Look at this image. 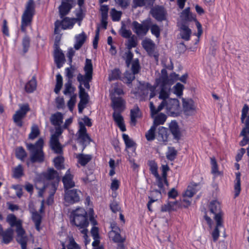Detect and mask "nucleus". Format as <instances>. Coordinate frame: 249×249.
I'll return each mask as SVG.
<instances>
[{
	"mask_svg": "<svg viewBox=\"0 0 249 249\" xmlns=\"http://www.w3.org/2000/svg\"><path fill=\"white\" fill-rule=\"evenodd\" d=\"M43 143V140L40 138L34 144H27V148L30 153V160L32 162H41L44 160L42 151Z\"/></svg>",
	"mask_w": 249,
	"mask_h": 249,
	"instance_id": "20e7f679",
	"label": "nucleus"
},
{
	"mask_svg": "<svg viewBox=\"0 0 249 249\" xmlns=\"http://www.w3.org/2000/svg\"><path fill=\"white\" fill-rule=\"evenodd\" d=\"M198 190V186L196 184H192L189 185L182 194V197H187L192 198V196L197 192Z\"/></svg>",
	"mask_w": 249,
	"mask_h": 249,
	"instance_id": "a878e982",
	"label": "nucleus"
},
{
	"mask_svg": "<svg viewBox=\"0 0 249 249\" xmlns=\"http://www.w3.org/2000/svg\"><path fill=\"white\" fill-rule=\"evenodd\" d=\"M119 231L120 229L118 227H112V230L108 233L109 238L115 242H124V239L121 237Z\"/></svg>",
	"mask_w": 249,
	"mask_h": 249,
	"instance_id": "b1692460",
	"label": "nucleus"
},
{
	"mask_svg": "<svg viewBox=\"0 0 249 249\" xmlns=\"http://www.w3.org/2000/svg\"><path fill=\"white\" fill-rule=\"evenodd\" d=\"M135 74L133 72L131 73L128 71H126L124 74V79L126 83H130L135 78Z\"/></svg>",
	"mask_w": 249,
	"mask_h": 249,
	"instance_id": "e2e57ef3",
	"label": "nucleus"
},
{
	"mask_svg": "<svg viewBox=\"0 0 249 249\" xmlns=\"http://www.w3.org/2000/svg\"><path fill=\"white\" fill-rule=\"evenodd\" d=\"M30 38L28 36H25L22 40V46L23 47V52L26 53L30 47Z\"/></svg>",
	"mask_w": 249,
	"mask_h": 249,
	"instance_id": "680f3d73",
	"label": "nucleus"
},
{
	"mask_svg": "<svg viewBox=\"0 0 249 249\" xmlns=\"http://www.w3.org/2000/svg\"><path fill=\"white\" fill-rule=\"evenodd\" d=\"M17 157L20 160L23 159L26 157V153L22 147H18L16 150Z\"/></svg>",
	"mask_w": 249,
	"mask_h": 249,
	"instance_id": "4d7b16f0",
	"label": "nucleus"
},
{
	"mask_svg": "<svg viewBox=\"0 0 249 249\" xmlns=\"http://www.w3.org/2000/svg\"><path fill=\"white\" fill-rule=\"evenodd\" d=\"M156 127L152 125L150 129L147 131L145 134V137L147 141H151L154 140L155 138V131Z\"/></svg>",
	"mask_w": 249,
	"mask_h": 249,
	"instance_id": "37998d69",
	"label": "nucleus"
},
{
	"mask_svg": "<svg viewBox=\"0 0 249 249\" xmlns=\"http://www.w3.org/2000/svg\"><path fill=\"white\" fill-rule=\"evenodd\" d=\"M78 162L82 165H86L91 159L92 157L90 155H84L80 154L76 156Z\"/></svg>",
	"mask_w": 249,
	"mask_h": 249,
	"instance_id": "c9c22d12",
	"label": "nucleus"
},
{
	"mask_svg": "<svg viewBox=\"0 0 249 249\" xmlns=\"http://www.w3.org/2000/svg\"><path fill=\"white\" fill-rule=\"evenodd\" d=\"M150 30L153 35L156 37H159L160 35V29L159 26L156 24H153L151 26Z\"/></svg>",
	"mask_w": 249,
	"mask_h": 249,
	"instance_id": "0e129e2a",
	"label": "nucleus"
},
{
	"mask_svg": "<svg viewBox=\"0 0 249 249\" xmlns=\"http://www.w3.org/2000/svg\"><path fill=\"white\" fill-rule=\"evenodd\" d=\"M87 36L84 32L75 36L76 43L74 45V48L76 50L79 49L84 43Z\"/></svg>",
	"mask_w": 249,
	"mask_h": 249,
	"instance_id": "473e14b6",
	"label": "nucleus"
},
{
	"mask_svg": "<svg viewBox=\"0 0 249 249\" xmlns=\"http://www.w3.org/2000/svg\"><path fill=\"white\" fill-rule=\"evenodd\" d=\"M72 178L73 176L70 173V170L69 169L62 178V181L66 190L74 186L75 183L72 180Z\"/></svg>",
	"mask_w": 249,
	"mask_h": 249,
	"instance_id": "aec40b11",
	"label": "nucleus"
},
{
	"mask_svg": "<svg viewBox=\"0 0 249 249\" xmlns=\"http://www.w3.org/2000/svg\"><path fill=\"white\" fill-rule=\"evenodd\" d=\"M211 163L212 165V173L214 175L219 174L218 165L216 160L214 157L211 158Z\"/></svg>",
	"mask_w": 249,
	"mask_h": 249,
	"instance_id": "6e6d98bb",
	"label": "nucleus"
},
{
	"mask_svg": "<svg viewBox=\"0 0 249 249\" xmlns=\"http://www.w3.org/2000/svg\"><path fill=\"white\" fill-rule=\"evenodd\" d=\"M102 18H107L108 7L106 5H101L100 7Z\"/></svg>",
	"mask_w": 249,
	"mask_h": 249,
	"instance_id": "338daca9",
	"label": "nucleus"
},
{
	"mask_svg": "<svg viewBox=\"0 0 249 249\" xmlns=\"http://www.w3.org/2000/svg\"><path fill=\"white\" fill-rule=\"evenodd\" d=\"M156 180L155 184L158 186L159 188L162 191V193L165 192V189L164 188V185L165 184L166 186H168V183L167 180V177H161L159 175L156 177Z\"/></svg>",
	"mask_w": 249,
	"mask_h": 249,
	"instance_id": "cd10ccee",
	"label": "nucleus"
},
{
	"mask_svg": "<svg viewBox=\"0 0 249 249\" xmlns=\"http://www.w3.org/2000/svg\"><path fill=\"white\" fill-rule=\"evenodd\" d=\"M132 26L133 32L139 36H145L149 29V24L147 20H144L142 23L134 21Z\"/></svg>",
	"mask_w": 249,
	"mask_h": 249,
	"instance_id": "6e6552de",
	"label": "nucleus"
},
{
	"mask_svg": "<svg viewBox=\"0 0 249 249\" xmlns=\"http://www.w3.org/2000/svg\"><path fill=\"white\" fill-rule=\"evenodd\" d=\"M13 231L11 229H9L2 234L3 241L4 243H9L12 239Z\"/></svg>",
	"mask_w": 249,
	"mask_h": 249,
	"instance_id": "58836bf2",
	"label": "nucleus"
},
{
	"mask_svg": "<svg viewBox=\"0 0 249 249\" xmlns=\"http://www.w3.org/2000/svg\"><path fill=\"white\" fill-rule=\"evenodd\" d=\"M210 211L214 214V219L216 220L217 216L219 217V220H222V213L221 211L220 204L219 202L216 200L212 201L209 205Z\"/></svg>",
	"mask_w": 249,
	"mask_h": 249,
	"instance_id": "dca6fc26",
	"label": "nucleus"
},
{
	"mask_svg": "<svg viewBox=\"0 0 249 249\" xmlns=\"http://www.w3.org/2000/svg\"><path fill=\"white\" fill-rule=\"evenodd\" d=\"M140 66L139 60L136 59L132 61L131 70L134 74H137L139 72Z\"/></svg>",
	"mask_w": 249,
	"mask_h": 249,
	"instance_id": "5fc2aeb1",
	"label": "nucleus"
},
{
	"mask_svg": "<svg viewBox=\"0 0 249 249\" xmlns=\"http://www.w3.org/2000/svg\"><path fill=\"white\" fill-rule=\"evenodd\" d=\"M36 88V82L35 77L32 78L25 85V89L27 92H33Z\"/></svg>",
	"mask_w": 249,
	"mask_h": 249,
	"instance_id": "f704fd0d",
	"label": "nucleus"
},
{
	"mask_svg": "<svg viewBox=\"0 0 249 249\" xmlns=\"http://www.w3.org/2000/svg\"><path fill=\"white\" fill-rule=\"evenodd\" d=\"M177 154V151L174 147H169L168 151L166 153V157L168 160H173L175 159Z\"/></svg>",
	"mask_w": 249,
	"mask_h": 249,
	"instance_id": "3c124183",
	"label": "nucleus"
},
{
	"mask_svg": "<svg viewBox=\"0 0 249 249\" xmlns=\"http://www.w3.org/2000/svg\"><path fill=\"white\" fill-rule=\"evenodd\" d=\"M219 217L217 216L216 218V226L212 232V236L214 241L217 240L219 236V230L220 229H223V221L219 220Z\"/></svg>",
	"mask_w": 249,
	"mask_h": 249,
	"instance_id": "393cba45",
	"label": "nucleus"
},
{
	"mask_svg": "<svg viewBox=\"0 0 249 249\" xmlns=\"http://www.w3.org/2000/svg\"><path fill=\"white\" fill-rule=\"evenodd\" d=\"M249 110V107L248 106L247 104L244 105L242 110V115L241 117V120L242 123H244V120L247 117Z\"/></svg>",
	"mask_w": 249,
	"mask_h": 249,
	"instance_id": "69168bd1",
	"label": "nucleus"
},
{
	"mask_svg": "<svg viewBox=\"0 0 249 249\" xmlns=\"http://www.w3.org/2000/svg\"><path fill=\"white\" fill-rule=\"evenodd\" d=\"M39 133L40 132L38 126L34 124L31 128V132L29 135V138L31 140H34L39 135Z\"/></svg>",
	"mask_w": 249,
	"mask_h": 249,
	"instance_id": "c03bdc74",
	"label": "nucleus"
},
{
	"mask_svg": "<svg viewBox=\"0 0 249 249\" xmlns=\"http://www.w3.org/2000/svg\"><path fill=\"white\" fill-rule=\"evenodd\" d=\"M149 107L151 116L153 117V115L157 114L164 107L166 109L167 112L170 114H174L178 111L180 106L179 101L178 99L169 98L167 100L162 101L157 109L152 102L150 103Z\"/></svg>",
	"mask_w": 249,
	"mask_h": 249,
	"instance_id": "7ed1b4c3",
	"label": "nucleus"
},
{
	"mask_svg": "<svg viewBox=\"0 0 249 249\" xmlns=\"http://www.w3.org/2000/svg\"><path fill=\"white\" fill-rule=\"evenodd\" d=\"M121 72L118 69H114L111 71L109 74L108 79L109 81L117 80L120 77Z\"/></svg>",
	"mask_w": 249,
	"mask_h": 249,
	"instance_id": "603ef678",
	"label": "nucleus"
},
{
	"mask_svg": "<svg viewBox=\"0 0 249 249\" xmlns=\"http://www.w3.org/2000/svg\"><path fill=\"white\" fill-rule=\"evenodd\" d=\"M44 176L46 180L52 181L51 187L53 190V192L50 195V196L48 201V204H50L53 201L52 196H53L55 190H56L57 184L59 181V177L57 171L54 170L53 169H49L48 171L44 174Z\"/></svg>",
	"mask_w": 249,
	"mask_h": 249,
	"instance_id": "423d86ee",
	"label": "nucleus"
},
{
	"mask_svg": "<svg viewBox=\"0 0 249 249\" xmlns=\"http://www.w3.org/2000/svg\"><path fill=\"white\" fill-rule=\"evenodd\" d=\"M29 109L28 104L20 106L19 109L17 110L13 116L14 122L19 127L22 126V119L25 116Z\"/></svg>",
	"mask_w": 249,
	"mask_h": 249,
	"instance_id": "9d476101",
	"label": "nucleus"
},
{
	"mask_svg": "<svg viewBox=\"0 0 249 249\" xmlns=\"http://www.w3.org/2000/svg\"><path fill=\"white\" fill-rule=\"evenodd\" d=\"M120 34L123 37L128 38L131 37L132 35L131 31L129 30H127L125 28L124 25H123L120 30Z\"/></svg>",
	"mask_w": 249,
	"mask_h": 249,
	"instance_id": "864d4df0",
	"label": "nucleus"
},
{
	"mask_svg": "<svg viewBox=\"0 0 249 249\" xmlns=\"http://www.w3.org/2000/svg\"><path fill=\"white\" fill-rule=\"evenodd\" d=\"M63 85V78L60 74L56 75V83L54 88V92L58 94L61 89Z\"/></svg>",
	"mask_w": 249,
	"mask_h": 249,
	"instance_id": "79ce46f5",
	"label": "nucleus"
},
{
	"mask_svg": "<svg viewBox=\"0 0 249 249\" xmlns=\"http://www.w3.org/2000/svg\"><path fill=\"white\" fill-rule=\"evenodd\" d=\"M121 112L118 111H114L113 113V118L121 130L124 132L126 130L125 126L124 124V118L121 115Z\"/></svg>",
	"mask_w": 249,
	"mask_h": 249,
	"instance_id": "a211bd4d",
	"label": "nucleus"
},
{
	"mask_svg": "<svg viewBox=\"0 0 249 249\" xmlns=\"http://www.w3.org/2000/svg\"><path fill=\"white\" fill-rule=\"evenodd\" d=\"M192 34L191 30L185 24L181 23L180 27V35L183 39L188 41Z\"/></svg>",
	"mask_w": 249,
	"mask_h": 249,
	"instance_id": "4be33fe9",
	"label": "nucleus"
},
{
	"mask_svg": "<svg viewBox=\"0 0 249 249\" xmlns=\"http://www.w3.org/2000/svg\"><path fill=\"white\" fill-rule=\"evenodd\" d=\"M74 22L73 19H70L68 18H65L62 21V26L63 29L71 28L73 27Z\"/></svg>",
	"mask_w": 249,
	"mask_h": 249,
	"instance_id": "49530a36",
	"label": "nucleus"
},
{
	"mask_svg": "<svg viewBox=\"0 0 249 249\" xmlns=\"http://www.w3.org/2000/svg\"><path fill=\"white\" fill-rule=\"evenodd\" d=\"M63 130L60 126L56 128L55 133L52 135L50 139V146L52 150L56 154L62 153V147L59 142V137L62 134Z\"/></svg>",
	"mask_w": 249,
	"mask_h": 249,
	"instance_id": "0eeeda50",
	"label": "nucleus"
},
{
	"mask_svg": "<svg viewBox=\"0 0 249 249\" xmlns=\"http://www.w3.org/2000/svg\"><path fill=\"white\" fill-rule=\"evenodd\" d=\"M158 139L160 142H166L167 140V136L166 135V129L163 127L159 128V131L157 136Z\"/></svg>",
	"mask_w": 249,
	"mask_h": 249,
	"instance_id": "ea45409f",
	"label": "nucleus"
},
{
	"mask_svg": "<svg viewBox=\"0 0 249 249\" xmlns=\"http://www.w3.org/2000/svg\"><path fill=\"white\" fill-rule=\"evenodd\" d=\"M183 108L184 114L187 116H193L196 113V107L194 101L191 99H183Z\"/></svg>",
	"mask_w": 249,
	"mask_h": 249,
	"instance_id": "9b49d317",
	"label": "nucleus"
},
{
	"mask_svg": "<svg viewBox=\"0 0 249 249\" xmlns=\"http://www.w3.org/2000/svg\"><path fill=\"white\" fill-rule=\"evenodd\" d=\"M123 138L124 142L126 148H129L135 146L136 143L131 139L129 138V137L127 134H123Z\"/></svg>",
	"mask_w": 249,
	"mask_h": 249,
	"instance_id": "a19ab883",
	"label": "nucleus"
},
{
	"mask_svg": "<svg viewBox=\"0 0 249 249\" xmlns=\"http://www.w3.org/2000/svg\"><path fill=\"white\" fill-rule=\"evenodd\" d=\"M32 219L35 223L36 228L37 231H39V226L41 223V217L39 214L37 212H34L32 213Z\"/></svg>",
	"mask_w": 249,
	"mask_h": 249,
	"instance_id": "de8ad7c7",
	"label": "nucleus"
},
{
	"mask_svg": "<svg viewBox=\"0 0 249 249\" xmlns=\"http://www.w3.org/2000/svg\"><path fill=\"white\" fill-rule=\"evenodd\" d=\"M76 95H73L68 102V106L71 111H72L76 102Z\"/></svg>",
	"mask_w": 249,
	"mask_h": 249,
	"instance_id": "774afa93",
	"label": "nucleus"
},
{
	"mask_svg": "<svg viewBox=\"0 0 249 249\" xmlns=\"http://www.w3.org/2000/svg\"><path fill=\"white\" fill-rule=\"evenodd\" d=\"M75 69L73 67H70L66 69V76L68 77V80L72 81V78L74 76Z\"/></svg>",
	"mask_w": 249,
	"mask_h": 249,
	"instance_id": "bf43d9fd",
	"label": "nucleus"
},
{
	"mask_svg": "<svg viewBox=\"0 0 249 249\" xmlns=\"http://www.w3.org/2000/svg\"><path fill=\"white\" fill-rule=\"evenodd\" d=\"M16 231L17 233V241L20 244L21 249H26L28 238L25 235V231L21 228V225L17 227Z\"/></svg>",
	"mask_w": 249,
	"mask_h": 249,
	"instance_id": "2eb2a0df",
	"label": "nucleus"
},
{
	"mask_svg": "<svg viewBox=\"0 0 249 249\" xmlns=\"http://www.w3.org/2000/svg\"><path fill=\"white\" fill-rule=\"evenodd\" d=\"M75 90V88L72 86V81L67 80V82L64 85L63 93L66 95H69L71 96V95H76L74 94Z\"/></svg>",
	"mask_w": 249,
	"mask_h": 249,
	"instance_id": "2f4dec72",
	"label": "nucleus"
},
{
	"mask_svg": "<svg viewBox=\"0 0 249 249\" xmlns=\"http://www.w3.org/2000/svg\"><path fill=\"white\" fill-rule=\"evenodd\" d=\"M236 181L234 187L235 197L239 196L241 191L240 174L239 173L236 174Z\"/></svg>",
	"mask_w": 249,
	"mask_h": 249,
	"instance_id": "4c0bfd02",
	"label": "nucleus"
},
{
	"mask_svg": "<svg viewBox=\"0 0 249 249\" xmlns=\"http://www.w3.org/2000/svg\"><path fill=\"white\" fill-rule=\"evenodd\" d=\"M74 0H63L61 5L59 6V13L60 17L62 18L70 11Z\"/></svg>",
	"mask_w": 249,
	"mask_h": 249,
	"instance_id": "f3484780",
	"label": "nucleus"
},
{
	"mask_svg": "<svg viewBox=\"0 0 249 249\" xmlns=\"http://www.w3.org/2000/svg\"><path fill=\"white\" fill-rule=\"evenodd\" d=\"M72 213V222L80 230V232L83 234L85 244L87 245L89 243L88 230L86 229L89 225L87 212L84 209L79 208L74 211Z\"/></svg>",
	"mask_w": 249,
	"mask_h": 249,
	"instance_id": "f03ea898",
	"label": "nucleus"
},
{
	"mask_svg": "<svg viewBox=\"0 0 249 249\" xmlns=\"http://www.w3.org/2000/svg\"><path fill=\"white\" fill-rule=\"evenodd\" d=\"M63 114L60 112H57L51 116V122L53 124L56 126H60L63 122Z\"/></svg>",
	"mask_w": 249,
	"mask_h": 249,
	"instance_id": "7c9ffc66",
	"label": "nucleus"
},
{
	"mask_svg": "<svg viewBox=\"0 0 249 249\" xmlns=\"http://www.w3.org/2000/svg\"><path fill=\"white\" fill-rule=\"evenodd\" d=\"M155 114L153 115V117H151L154 119L153 125L157 126L160 124H163L165 122L167 117L166 115L163 113H160L157 116H154Z\"/></svg>",
	"mask_w": 249,
	"mask_h": 249,
	"instance_id": "c756f323",
	"label": "nucleus"
},
{
	"mask_svg": "<svg viewBox=\"0 0 249 249\" xmlns=\"http://www.w3.org/2000/svg\"><path fill=\"white\" fill-rule=\"evenodd\" d=\"M141 113L139 107L136 106L130 110V124L135 125L137 122V118L140 117Z\"/></svg>",
	"mask_w": 249,
	"mask_h": 249,
	"instance_id": "bb28decb",
	"label": "nucleus"
},
{
	"mask_svg": "<svg viewBox=\"0 0 249 249\" xmlns=\"http://www.w3.org/2000/svg\"><path fill=\"white\" fill-rule=\"evenodd\" d=\"M174 93L178 96H181L182 94V91L184 86L182 84L178 83L174 87Z\"/></svg>",
	"mask_w": 249,
	"mask_h": 249,
	"instance_id": "13d9d810",
	"label": "nucleus"
},
{
	"mask_svg": "<svg viewBox=\"0 0 249 249\" xmlns=\"http://www.w3.org/2000/svg\"><path fill=\"white\" fill-rule=\"evenodd\" d=\"M23 175V168L20 165H18L14 170V177L18 178Z\"/></svg>",
	"mask_w": 249,
	"mask_h": 249,
	"instance_id": "052dcab7",
	"label": "nucleus"
},
{
	"mask_svg": "<svg viewBox=\"0 0 249 249\" xmlns=\"http://www.w3.org/2000/svg\"><path fill=\"white\" fill-rule=\"evenodd\" d=\"M54 166L58 169H61L64 168L63 162H64V158L63 157L60 155L53 160Z\"/></svg>",
	"mask_w": 249,
	"mask_h": 249,
	"instance_id": "a18cd8bd",
	"label": "nucleus"
},
{
	"mask_svg": "<svg viewBox=\"0 0 249 249\" xmlns=\"http://www.w3.org/2000/svg\"><path fill=\"white\" fill-rule=\"evenodd\" d=\"M161 73V76L156 80V82L160 87L159 98L162 100V101H164L170 98L171 86L174 83L175 80L178 79V75L173 73L169 78L165 69H162Z\"/></svg>",
	"mask_w": 249,
	"mask_h": 249,
	"instance_id": "f257e3e1",
	"label": "nucleus"
},
{
	"mask_svg": "<svg viewBox=\"0 0 249 249\" xmlns=\"http://www.w3.org/2000/svg\"><path fill=\"white\" fill-rule=\"evenodd\" d=\"M35 13V4L33 0H28L21 16V30L25 32L26 27L31 25Z\"/></svg>",
	"mask_w": 249,
	"mask_h": 249,
	"instance_id": "39448f33",
	"label": "nucleus"
},
{
	"mask_svg": "<svg viewBox=\"0 0 249 249\" xmlns=\"http://www.w3.org/2000/svg\"><path fill=\"white\" fill-rule=\"evenodd\" d=\"M84 71L85 72V75H83L79 73L77 75V80L82 86L84 81L91 80L92 76L93 68L91 61L90 59H86V63L84 67Z\"/></svg>",
	"mask_w": 249,
	"mask_h": 249,
	"instance_id": "1a4fd4ad",
	"label": "nucleus"
},
{
	"mask_svg": "<svg viewBox=\"0 0 249 249\" xmlns=\"http://www.w3.org/2000/svg\"><path fill=\"white\" fill-rule=\"evenodd\" d=\"M7 221L9 223L11 227H19L21 225L20 220H17L16 217L13 214H9L7 217Z\"/></svg>",
	"mask_w": 249,
	"mask_h": 249,
	"instance_id": "e433bc0d",
	"label": "nucleus"
},
{
	"mask_svg": "<svg viewBox=\"0 0 249 249\" xmlns=\"http://www.w3.org/2000/svg\"><path fill=\"white\" fill-rule=\"evenodd\" d=\"M54 58L57 68H60L64 62L65 56L61 50L58 47H56L54 50Z\"/></svg>",
	"mask_w": 249,
	"mask_h": 249,
	"instance_id": "6ab92c4d",
	"label": "nucleus"
},
{
	"mask_svg": "<svg viewBox=\"0 0 249 249\" xmlns=\"http://www.w3.org/2000/svg\"><path fill=\"white\" fill-rule=\"evenodd\" d=\"M79 129L78 130V139L82 145H86L89 143L90 139L87 133V129L82 122L79 123Z\"/></svg>",
	"mask_w": 249,
	"mask_h": 249,
	"instance_id": "ddd939ff",
	"label": "nucleus"
},
{
	"mask_svg": "<svg viewBox=\"0 0 249 249\" xmlns=\"http://www.w3.org/2000/svg\"><path fill=\"white\" fill-rule=\"evenodd\" d=\"M81 193L76 189L65 191V200L69 204H73L80 200V195Z\"/></svg>",
	"mask_w": 249,
	"mask_h": 249,
	"instance_id": "f8f14e48",
	"label": "nucleus"
},
{
	"mask_svg": "<svg viewBox=\"0 0 249 249\" xmlns=\"http://www.w3.org/2000/svg\"><path fill=\"white\" fill-rule=\"evenodd\" d=\"M126 45L129 50L136 47L137 45V40L136 37L134 35L128 38Z\"/></svg>",
	"mask_w": 249,
	"mask_h": 249,
	"instance_id": "09e8293b",
	"label": "nucleus"
},
{
	"mask_svg": "<svg viewBox=\"0 0 249 249\" xmlns=\"http://www.w3.org/2000/svg\"><path fill=\"white\" fill-rule=\"evenodd\" d=\"M180 18L182 22L191 21L194 18L190 12V8L184 9L180 15Z\"/></svg>",
	"mask_w": 249,
	"mask_h": 249,
	"instance_id": "72a5a7b5",
	"label": "nucleus"
},
{
	"mask_svg": "<svg viewBox=\"0 0 249 249\" xmlns=\"http://www.w3.org/2000/svg\"><path fill=\"white\" fill-rule=\"evenodd\" d=\"M142 45L149 54L151 55L154 53L155 44L152 40L146 38L142 41Z\"/></svg>",
	"mask_w": 249,
	"mask_h": 249,
	"instance_id": "5701e85b",
	"label": "nucleus"
},
{
	"mask_svg": "<svg viewBox=\"0 0 249 249\" xmlns=\"http://www.w3.org/2000/svg\"><path fill=\"white\" fill-rule=\"evenodd\" d=\"M152 16L157 20L161 21L165 19V11L162 7H156L151 10Z\"/></svg>",
	"mask_w": 249,
	"mask_h": 249,
	"instance_id": "412c9836",
	"label": "nucleus"
},
{
	"mask_svg": "<svg viewBox=\"0 0 249 249\" xmlns=\"http://www.w3.org/2000/svg\"><path fill=\"white\" fill-rule=\"evenodd\" d=\"M169 128L174 138L176 139H179L180 137V133L177 122L172 121L169 124Z\"/></svg>",
	"mask_w": 249,
	"mask_h": 249,
	"instance_id": "c85d7f7f",
	"label": "nucleus"
},
{
	"mask_svg": "<svg viewBox=\"0 0 249 249\" xmlns=\"http://www.w3.org/2000/svg\"><path fill=\"white\" fill-rule=\"evenodd\" d=\"M111 107L114 111L122 112L124 108L125 102L121 97L115 96L114 95H111Z\"/></svg>",
	"mask_w": 249,
	"mask_h": 249,
	"instance_id": "4468645a",
	"label": "nucleus"
},
{
	"mask_svg": "<svg viewBox=\"0 0 249 249\" xmlns=\"http://www.w3.org/2000/svg\"><path fill=\"white\" fill-rule=\"evenodd\" d=\"M121 11H117L115 8H112L110 11V15L111 16L112 20L118 21L120 20L122 15Z\"/></svg>",
	"mask_w": 249,
	"mask_h": 249,
	"instance_id": "8fccbe9b",
	"label": "nucleus"
}]
</instances>
